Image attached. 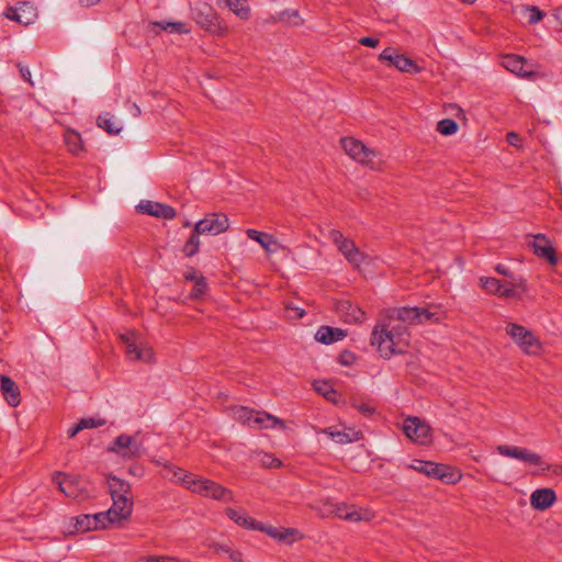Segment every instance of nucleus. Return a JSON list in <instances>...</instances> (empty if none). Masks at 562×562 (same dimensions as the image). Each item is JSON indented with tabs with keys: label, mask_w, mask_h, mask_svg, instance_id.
<instances>
[{
	"label": "nucleus",
	"mask_w": 562,
	"mask_h": 562,
	"mask_svg": "<svg viewBox=\"0 0 562 562\" xmlns=\"http://www.w3.org/2000/svg\"><path fill=\"white\" fill-rule=\"evenodd\" d=\"M409 339L411 334L407 326L401 322L395 323L387 316L386 319L374 326L371 335V345L376 347L381 357L390 359L394 355L406 352Z\"/></svg>",
	"instance_id": "nucleus-1"
},
{
	"label": "nucleus",
	"mask_w": 562,
	"mask_h": 562,
	"mask_svg": "<svg viewBox=\"0 0 562 562\" xmlns=\"http://www.w3.org/2000/svg\"><path fill=\"white\" fill-rule=\"evenodd\" d=\"M227 517L232 519L235 524L240 527H244L248 530H259L267 533L269 537L286 544H291L302 538V533L295 528H277L273 526H267L261 521L256 520L255 518L247 515V513L239 508H227L225 510Z\"/></svg>",
	"instance_id": "nucleus-2"
},
{
	"label": "nucleus",
	"mask_w": 562,
	"mask_h": 562,
	"mask_svg": "<svg viewBox=\"0 0 562 562\" xmlns=\"http://www.w3.org/2000/svg\"><path fill=\"white\" fill-rule=\"evenodd\" d=\"M341 147L352 159L360 164L368 165L372 169L380 170L384 164L381 153L367 147L363 143L353 137L341 138Z\"/></svg>",
	"instance_id": "nucleus-3"
},
{
	"label": "nucleus",
	"mask_w": 562,
	"mask_h": 562,
	"mask_svg": "<svg viewBox=\"0 0 562 562\" xmlns=\"http://www.w3.org/2000/svg\"><path fill=\"white\" fill-rule=\"evenodd\" d=\"M194 21L206 32L225 36L228 33V26L222 21L214 8L206 2H196L192 9Z\"/></svg>",
	"instance_id": "nucleus-4"
},
{
	"label": "nucleus",
	"mask_w": 562,
	"mask_h": 562,
	"mask_svg": "<svg viewBox=\"0 0 562 562\" xmlns=\"http://www.w3.org/2000/svg\"><path fill=\"white\" fill-rule=\"evenodd\" d=\"M407 468L430 479L439 480L446 484H456L461 479V474L458 471H456L452 467L443 463H436L425 460H413V462L408 464Z\"/></svg>",
	"instance_id": "nucleus-5"
},
{
	"label": "nucleus",
	"mask_w": 562,
	"mask_h": 562,
	"mask_svg": "<svg viewBox=\"0 0 562 562\" xmlns=\"http://www.w3.org/2000/svg\"><path fill=\"white\" fill-rule=\"evenodd\" d=\"M387 316L392 318L395 323L401 322L405 326L407 324H424L430 321H439V316H437V313L430 312L428 308L425 307L416 306L393 308Z\"/></svg>",
	"instance_id": "nucleus-6"
},
{
	"label": "nucleus",
	"mask_w": 562,
	"mask_h": 562,
	"mask_svg": "<svg viewBox=\"0 0 562 562\" xmlns=\"http://www.w3.org/2000/svg\"><path fill=\"white\" fill-rule=\"evenodd\" d=\"M506 333L509 335L520 349L527 355H537L541 349L540 341L535 337L532 331L526 327L509 323L506 326Z\"/></svg>",
	"instance_id": "nucleus-7"
},
{
	"label": "nucleus",
	"mask_w": 562,
	"mask_h": 562,
	"mask_svg": "<svg viewBox=\"0 0 562 562\" xmlns=\"http://www.w3.org/2000/svg\"><path fill=\"white\" fill-rule=\"evenodd\" d=\"M329 238L352 266L359 267L363 262L364 254L360 251L353 240L346 238L340 231L331 229Z\"/></svg>",
	"instance_id": "nucleus-8"
},
{
	"label": "nucleus",
	"mask_w": 562,
	"mask_h": 562,
	"mask_svg": "<svg viewBox=\"0 0 562 562\" xmlns=\"http://www.w3.org/2000/svg\"><path fill=\"white\" fill-rule=\"evenodd\" d=\"M191 491L217 501L233 502L234 494L231 490L207 479H195Z\"/></svg>",
	"instance_id": "nucleus-9"
},
{
	"label": "nucleus",
	"mask_w": 562,
	"mask_h": 562,
	"mask_svg": "<svg viewBox=\"0 0 562 562\" xmlns=\"http://www.w3.org/2000/svg\"><path fill=\"white\" fill-rule=\"evenodd\" d=\"M379 60L386 61L389 66L395 67L397 70L409 74H417L420 68L417 64L403 54H398L393 47H386L379 55Z\"/></svg>",
	"instance_id": "nucleus-10"
},
{
	"label": "nucleus",
	"mask_w": 562,
	"mask_h": 562,
	"mask_svg": "<svg viewBox=\"0 0 562 562\" xmlns=\"http://www.w3.org/2000/svg\"><path fill=\"white\" fill-rule=\"evenodd\" d=\"M194 226L196 233L218 235L228 229L229 220L226 214L212 213L200 220Z\"/></svg>",
	"instance_id": "nucleus-11"
},
{
	"label": "nucleus",
	"mask_w": 562,
	"mask_h": 562,
	"mask_svg": "<svg viewBox=\"0 0 562 562\" xmlns=\"http://www.w3.org/2000/svg\"><path fill=\"white\" fill-rule=\"evenodd\" d=\"M403 430L414 442L426 445L431 440L430 427L418 417H407L404 420Z\"/></svg>",
	"instance_id": "nucleus-12"
},
{
	"label": "nucleus",
	"mask_w": 562,
	"mask_h": 562,
	"mask_svg": "<svg viewBox=\"0 0 562 562\" xmlns=\"http://www.w3.org/2000/svg\"><path fill=\"white\" fill-rule=\"evenodd\" d=\"M496 450L501 456L517 459L530 465L540 467L544 464L542 457L540 454L522 447L498 445L496 447Z\"/></svg>",
	"instance_id": "nucleus-13"
},
{
	"label": "nucleus",
	"mask_w": 562,
	"mask_h": 562,
	"mask_svg": "<svg viewBox=\"0 0 562 562\" xmlns=\"http://www.w3.org/2000/svg\"><path fill=\"white\" fill-rule=\"evenodd\" d=\"M113 504L106 510L108 529L112 526H121L131 518L133 512V499L112 498Z\"/></svg>",
	"instance_id": "nucleus-14"
},
{
	"label": "nucleus",
	"mask_w": 562,
	"mask_h": 562,
	"mask_svg": "<svg viewBox=\"0 0 562 562\" xmlns=\"http://www.w3.org/2000/svg\"><path fill=\"white\" fill-rule=\"evenodd\" d=\"M109 451L127 459L137 458L142 453L140 445L136 441L135 437L126 434L116 437Z\"/></svg>",
	"instance_id": "nucleus-15"
},
{
	"label": "nucleus",
	"mask_w": 562,
	"mask_h": 562,
	"mask_svg": "<svg viewBox=\"0 0 562 562\" xmlns=\"http://www.w3.org/2000/svg\"><path fill=\"white\" fill-rule=\"evenodd\" d=\"M533 254L540 258L549 261L550 265L554 266L558 262L555 249L553 248L549 238L543 234L533 235L532 243L529 244Z\"/></svg>",
	"instance_id": "nucleus-16"
},
{
	"label": "nucleus",
	"mask_w": 562,
	"mask_h": 562,
	"mask_svg": "<svg viewBox=\"0 0 562 562\" xmlns=\"http://www.w3.org/2000/svg\"><path fill=\"white\" fill-rule=\"evenodd\" d=\"M481 286L491 294L498 295L504 299H520V294L514 288H506V284H502L496 278L485 277L480 280Z\"/></svg>",
	"instance_id": "nucleus-17"
},
{
	"label": "nucleus",
	"mask_w": 562,
	"mask_h": 562,
	"mask_svg": "<svg viewBox=\"0 0 562 562\" xmlns=\"http://www.w3.org/2000/svg\"><path fill=\"white\" fill-rule=\"evenodd\" d=\"M0 390L9 406L18 407L21 404L20 387L10 376L0 374Z\"/></svg>",
	"instance_id": "nucleus-18"
},
{
	"label": "nucleus",
	"mask_w": 562,
	"mask_h": 562,
	"mask_svg": "<svg viewBox=\"0 0 562 562\" xmlns=\"http://www.w3.org/2000/svg\"><path fill=\"white\" fill-rule=\"evenodd\" d=\"M138 209L144 214L165 220H172L177 214L172 206L154 201H143L138 205Z\"/></svg>",
	"instance_id": "nucleus-19"
},
{
	"label": "nucleus",
	"mask_w": 562,
	"mask_h": 562,
	"mask_svg": "<svg viewBox=\"0 0 562 562\" xmlns=\"http://www.w3.org/2000/svg\"><path fill=\"white\" fill-rule=\"evenodd\" d=\"M336 311L345 323L357 324L366 319V313L349 301H340L336 305Z\"/></svg>",
	"instance_id": "nucleus-20"
},
{
	"label": "nucleus",
	"mask_w": 562,
	"mask_h": 562,
	"mask_svg": "<svg viewBox=\"0 0 562 562\" xmlns=\"http://www.w3.org/2000/svg\"><path fill=\"white\" fill-rule=\"evenodd\" d=\"M335 514L337 517L348 520V521H361L366 520L369 521L372 518V513L367 509H358L353 505H347V504H338L335 508Z\"/></svg>",
	"instance_id": "nucleus-21"
},
{
	"label": "nucleus",
	"mask_w": 562,
	"mask_h": 562,
	"mask_svg": "<svg viewBox=\"0 0 562 562\" xmlns=\"http://www.w3.org/2000/svg\"><path fill=\"white\" fill-rule=\"evenodd\" d=\"M557 501L555 492L552 488H538L530 495V505L538 510H546Z\"/></svg>",
	"instance_id": "nucleus-22"
},
{
	"label": "nucleus",
	"mask_w": 562,
	"mask_h": 562,
	"mask_svg": "<svg viewBox=\"0 0 562 562\" xmlns=\"http://www.w3.org/2000/svg\"><path fill=\"white\" fill-rule=\"evenodd\" d=\"M7 16L23 25H29L36 16L35 9L26 2H23L15 9L9 8Z\"/></svg>",
	"instance_id": "nucleus-23"
},
{
	"label": "nucleus",
	"mask_w": 562,
	"mask_h": 562,
	"mask_svg": "<svg viewBox=\"0 0 562 562\" xmlns=\"http://www.w3.org/2000/svg\"><path fill=\"white\" fill-rule=\"evenodd\" d=\"M109 490L112 498L133 499L131 495V485L115 475L108 479Z\"/></svg>",
	"instance_id": "nucleus-24"
},
{
	"label": "nucleus",
	"mask_w": 562,
	"mask_h": 562,
	"mask_svg": "<svg viewBox=\"0 0 562 562\" xmlns=\"http://www.w3.org/2000/svg\"><path fill=\"white\" fill-rule=\"evenodd\" d=\"M276 426H280L282 429L285 428V424L282 419L266 412H255L251 427L256 429H270Z\"/></svg>",
	"instance_id": "nucleus-25"
},
{
	"label": "nucleus",
	"mask_w": 562,
	"mask_h": 562,
	"mask_svg": "<svg viewBox=\"0 0 562 562\" xmlns=\"http://www.w3.org/2000/svg\"><path fill=\"white\" fill-rule=\"evenodd\" d=\"M525 64L526 59L524 57L513 54L505 55L502 60V65L504 66V68H506L510 72L521 77H528L530 76L531 72L525 70Z\"/></svg>",
	"instance_id": "nucleus-26"
},
{
	"label": "nucleus",
	"mask_w": 562,
	"mask_h": 562,
	"mask_svg": "<svg viewBox=\"0 0 562 562\" xmlns=\"http://www.w3.org/2000/svg\"><path fill=\"white\" fill-rule=\"evenodd\" d=\"M246 234L250 239L257 241L268 252L277 251L278 241L272 235L252 228L247 229Z\"/></svg>",
	"instance_id": "nucleus-27"
},
{
	"label": "nucleus",
	"mask_w": 562,
	"mask_h": 562,
	"mask_svg": "<svg viewBox=\"0 0 562 562\" xmlns=\"http://www.w3.org/2000/svg\"><path fill=\"white\" fill-rule=\"evenodd\" d=\"M164 470V476L170 480L181 481L189 490H191L196 479L195 475L188 473L181 468L173 467L172 464H166Z\"/></svg>",
	"instance_id": "nucleus-28"
},
{
	"label": "nucleus",
	"mask_w": 562,
	"mask_h": 562,
	"mask_svg": "<svg viewBox=\"0 0 562 562\" xmlns=\"http://www.w3.org/2000/svg\"><path fill=\"white\" fill-rule=\"evenodd\" d=\"M345 336L346 333L342 329L321 326L315 334V339L322 344L329 345L341 340Z\"/></svg>",
	"instance_id": "nucleus-29"
},
{
	"label": "nucleus",
	"mask_w": 562,
	"mask_h": 562,
	"mask_svg": "<svg viewBox=\"0 0 562 562\" xmlns=\"http://www.w3.org/2000/svg\"><path fill=\"white\" fill-rule=\"evenodd\" d=\"M125 352L130 359L145 362L151 361L154 357V352L150 348H138L135 341L128 342L125 346Z\"/></svg>",
	"instance_id": "nucleus-30"
},
{
	"label": "nucleus",
	"mask_w": 562,
	"mask_h": 562,
	"mask_svg": "<svg viewBox=\"0 0 562 562\" xmlns=\"http://www.w3.org/2000/svg\"><path fill=\"white\" fill-rule=\"evenodd\" d=\"M64 140L68 147V150L71 154L78 155L80 151L83 150L81 135L78 132H76L75 130H71V128L66 130V132L64 134Z\"/></svg>",
	"instance_id": "nucleus-31"
},
{
	"label": "nucleus",
	"mask_w": 562,
	"mask_h": 562,
	"mask_svg": "<svg viewBox=\"0 0 562 562\" xmlns=\"http://www.w3.org/2000/svg\"><path fill=\"white\" fill-rule=\"evenodd\" d=\"M97 124L110 135H116L122 131V125L114 121L110 113L100 114L97 119Z\"/></svg>",
	"instance_id": "nucleus-32"
},
{
	"label": "nucleus",
	"mask_w": 562,
	"mask_h": 562,
	"mask_svg": "<svg viewBox=\"0 0 562 562\" xmlns=\"http://www.w3.org/2000/svg\"><path fill=\"white\" fill-rule=\"evenodd\" d=\"M271 19L273 22H282L293 26L303 24V19L301 18L299 11L293 9L283 10L277 16H272Z\"/></svg>",
	"instance_id": "nucleus-33"
},
{
	"label": "nucleus",
	"mask_w": 562,
	"mask_h": 562,
	"mask_svg": "<svg viewBox=\"0 0 562 562\" xmlns=\"http://www.w3.org/2000/svg\"><path fill=\"white\" fill-rule=\"evenodd\" d=\"M53 481L57 484L58 490L61 493L70 497H76L72 481L69 475L58 472L54 475Z\"/></svg>",
	"instance_id": "nucleus-34"
},
{
	"label": "nucleus",
	"mask_w": 562,
	"mask_h": 562,
	"mask_svg": "<svg viewBox=\"0 0 562 562\" xmlns=\"http://www.w3.org/2000/svg\"><path fill=\"white\" fill-rule=\"evenodd\" d=\"M213 548L216 553V559H231L233 562L241 561V553L233 550L226 544H215Z\"/></svg>",
	"instance_id": "nucleus-35"
},
{
	"label": "nucleus",
	"mask_w": 562,
	"mask_h": 562,
	"mask_svg": "<svg viewBox=\"0 0 562 562\" xmlns=\"http://www.w3.org/2000/svg\"><path fill=\"white\" fill-rule=\"evenodd\" d=\"M202 233L195 232V227L193 228L190 237L188 238V240L186 241V244L183 245V248H182V251L184 252V255L187 257H192L195 254H198L199 248H200V235Z\"/></svg>",
	"instance_id": "nucleus-36"
},
{
	"label": "nucleus",
	"mask_w": 562,
	"mask_h": 562,
	"mask_svg": "<svg viewBox=\"0 0 562 562\" xmlns=\"http://www.w3.org/2000/svg\"><path fill=\"white\" fill-rule=\"evenodd\" d=\"M69 526H74V528H75L74 532L83 533V532L93 530L92 526H91L90 515H80V516L70 518Z\"/></svg>",
	"instance_id": "nucleus-37"
},
{
	"label": "nucleus",
	"mask_w": 562,
	"mask_h": 562,
	"mask_svg": "<svg viewBox=\"0 0 562 562\" xmlns=\"http://www.w3.org/2000/svg\"><path fill=\"white\" fill-rule=\"evenodd\" d=\"M233 412H234V418L237 422L251 427L254 415H255L256 411L248 408L246 406H239V407H235L233 409Z\"/></svg>",
	"instance_id": "nucleus-38"
},
{
	"label": "nucleus",
	"mask_w": 562,
	"mask_h": 562,
	"mask_svg": "<svg viewBox=\"0 0 562 562\" xmlns=\"http://www.w3.org/2000/svg\"><path fill=\"white\" fill-rule=\"evenodd\" d=\"M314 389L318 394L323 395L326 400L331 402L336 401V391L327 381H315Z\"/></svg>",
	"instance_id": "nucleus-39"
},
{
	"label": "nucleus",
	"mask_w": 562,
	"mask_h": 562,
	"mask_svg": "<svg viewBox=\"0 0 562 562\" xmlns=\"http://www.w3.org/2000/svg\"><path fill=\"white\" fill-rule=\"evenodd\" d=\"M437 131L441 135H453L458 131V124L452 119H443L437 123Z\"/></svg>",
	"instance_id": "nucleus-40"
},
{
	"label": "nucleus",
	"mask_w": 562,
	"mask_h": 562,
	"mask_svg": "<svg viewBox=\"0 0 562 562\" xmlns=\"http://www.w3.org/2000/svg\"><path fill=\"white\" fill-rule=\"evenodd\" d=\"M207 290V283L205 281V278L203 276H200L196 281L194 282L193 289L190 293V297L193 300H198L205 295Z\"/></svg>",
	"instance_id": "nucleus-41"
},
{
	"label": "nucleus",
	"mask_w": 562,
	"mask_h": 562,
	"mask_svg": "<svg viewBox=\"0 0 562 562\" xmlns=\"http://www.w3.org/2000/svg\"><path fill=\"white\" fill-rule=\"evenodd\" d=\"M284 310H285L286 318L292 319V321L293 319H300L305 314L304 308L295 305L293 302H286L284 304Z\"/></svg>",
	"instance_id": "nucleus-42"
},
{
	"label": "nucleus",
	"mask_w": 562,
	"mask_h": 562,
	"mask_svg": "<svg viewBox=\"0 0 562 562\" xmlns=\"http://www.w3.org/2000/svg\"><path fill=\"white\" fill-rule=\"evenodd\" d=\"M527 21L529 24H536L543 18V12L536 5H527L525 8Z\"/></svg>",
	"instance_id": "nucleus-43"
},
{
	"label": "nucleus",
	"mask_w": 562,
	"mask_h": 562,
	"mask_svg": "<svg viewBox=\"0 0 562 562\" xmlns=\"http://www.w3.org/2000/svg\"><path fill=\"white\" fill-rule=\"evenodd\" d=\"M91 526L93 530L108 528V515L106 512H101L94 515H90Z\"/></svg>",
	"instance_id": "nucleus-44"
},
{
	"label": "nucleus",
	"mask_w": 562,
	"mask_h": 562,
	"mask_svg": "<svg viewBox=\"0 0 562 562\" xmlns=\"http://www.w3.org/2000/svg\"><path fill=\"white\" fill-rule=\"evenodd\" d=\"M351 406L362 415L370 417L375 413V407L369 403H360L358 400H351Z\"/></svg>",
	"instance_id": "nucleus-45"
},
{
	"label": "nucleus",
	"mask_w": 562,
	"mask_h": 562,
	"mask_svg": "<svg viewBox=\"0 0 562 562\" xmlns=\"http://www.w3.org/2000/svg\"><path fill=\"white\" fill-rule=\"evenodd\" d=\"M324 434H327L333 440H335L338 443H348L351 442V438L348 434L344 431H334L331 428L323 429Z\"/></svg>",
	"instance_id": "nucleus-46"
},
{
	"label": "nucleus",
	"mask_w": 562,
	"mask_h": 562,
	"mask_svg": "<svg viewBox=\"0 0 562 562\" xmlns=\"http://www.w3.org/2000/svg\"><path fill=\"white\" fill-rule=\"evenodd\" d=\"M356 360H357L356 355L349 350L341 351L339 355V358H338L339 363L345 367H350V366L355 364Z\"/></svg>",
	"instance_id": "nucleus-47"
},
{
	"label": "nucleus",
	"mask_w": 562,
	"mask_h": 562,
	"mask_svg": "<svg viewBox=\"0 0 562 562\" xmlns=\"http://www.w3.org/2000/svg\"><path fill=\"white\" fill-rule=\"evenodd\" d=\"M81 429H91L105 425L104 419L82 418L79 420Z\"/></svg>",
	"instance_id": "nucleus-48"
},
{
	"label": "nucleus",
	"mask_w": 562,
	"mask_h": 562,
	"mask_svg": "<svg viewBox=\"0 0 562 562\" xmlns=\"http://www.w3.org/2000/svg\"><path fill=\"white\" fill-rule=\"evenodd\" d=\"M167 27L169 29V33L188 34L190 32V30L187 29L186 24L182 22L167 23Z\"/></svg>",
	"instance_id": "nucleus-49"
},
{
	"label": "nucleus",
	"mask_w": 562,
	"mask_h": 562,
	"mask_svg": "<svg viewBox=\"0 0 562 562\" xmlns=\"http://www.w3.org/2000/svg\"><path fill=\"white\" fill-rule=\"evenodd\" d=\"M261 462L263 465H266L267 468H280L282 465V462L281 460H279L278 458H274L272 454H268V453H265L262 459H261Z\"/></svg>",
	"instance_id": "nucleus-50"
},
{
	"label": "nucleus",
	"mask_w": 562,
	"mask_h": 562,
	"mask_svg": "<svg viewBox=\"0 0 562 562\" xmlns=\"http://www.w3.org/2000/svg\"><path fill=\"white\" fill-rule=\"evenodd\" d=\"M506 288H514L521 295L527 292L526 280L522 278L514 279V281L506 284Z\"/></svg>",
	"instance_id": "nucleus-51"
},
{
	"label": "nucleus",
	"mask_w": 562,
	"mask_h": 562,
	"mask_svg": "<svg viewBox=\"0 0 562 562\" xmlns=\"http://www.w3.org/2000/svg\"><path fill=\"white\" fill-rule=\"evenodd\" d=\"M18 68L20 70L21 77L27 81L31 86H34L32 79H31V71L27 66L22 65L21 63L18 64Z\"/></svg>",
	"instance_id": "nucleus-52"
},
{
	"label": "nucleus",
	"mask_w": 562,
	"mask_h": 562,
	"mask_svg": "<svg viewBox=\"0 0 562 562\" xmlns=\"http://www.w3.org/2000/svg\"><path fill=\"white\" fill-rule=\"evenodd\" d=\"M359 43L367 47H376L380 43L379 38L364 36L359 40Z\"/></svg>",
	"instance_id": "nucleus-53"
},
{
	"label": "nucleus",
	"mask_w": 562,
	"mask_h": 562,
	"mask_svg": "<svg viewBox=\"0 0 562 562\" xmlns=\"http://www.w3.org/2000/svg\"><path fill=\"white\" fill-rule=\"evenodd\" d=\"M167 23L168 22H165V21L151 22L150 23V31L155 32L156 34H158L159 31L168 32L169 29L167 27Z\"/></svg>",
	"instance_id": "nucleus-54"
},
{
	"label": "nucleus",
	"mask_w": 562,
	"mask_h": 562,
	"mask_svg": "<svg viewBox=\"0 0 562 562\" xmlns=\"http://www.w3.org/2000/svg\"><path fill=\"white\" fill-rule=\"evenodd\" d=\"M506 139H507L509 145L516 146V147L519 146L520 136L517 133H515V132L507 133Z\"/></svg>",
	"instance_id": "nucleus-55"
},
{
	"label": "nucleus",
	"mask_w": 562,
	"mask_h": 562,
	"mask_svg": "<svg viewBox=\"0 0 562 562\" xmlns=\"http://www.w3.org/2000/svg\"><path fill=\"white\" fill-rule=\"evenodd\" d=\"M166 559L164 555H147L143 557L139 562H166Z\"/></svg>",
	"instance_id": "nucleus-56"
},
{
	"label": "nucleus",
	"mask_w": 562,
	"mask_h": 562,
	"mask_svg": "<svg viewBox=\"0 0 562 562\" xmlns=\"http://www.w3.org/2000/svg\"><path fill=\"white\" fill-rule=\"evenodd\" d=\"M199 277L196 276V270L194 268H191L190 270H188L186 273H184V279L187 281H196Z\"/></svg>",
	"instance_id": "nucleus-57"
},
{
	"label": "nucleus",
	"mask_w": 562,
	"mask_h": 562,
	"mask_svg": "<svg viewBox=\"0 0 562 562\" xmlns=\"http://www.w3.org/2000/svg\"><path fill=\"white\" fill-rule=\"evenodd\" d=\"M81 430L82 429H81V427L79 425V422H78L75 426H72L71 428L68 429V432H67L68 437L69 438H74Z\"/></svg>",
	"instance_id": "nucleus-58"
},
{
	"label": "nucleus",
	"mask_w": 562,
	"mask_h": 562,
	"mask_svg": "<svg viewBox=\"0 0 562 562\" xmlns=\"http://www.w3.org/2000/svg\"><path fill=\"white\" fill-rule=\"evenodd\" d=\"M120 337H121V340L124 342V345H125V346H126L128 342H133V341H135V340H134V334H133V333L122 334Z\"/></svg>",
	"instance_id": "nucleus-59"
},
{
	"label": "nucleus",
	"mask_w": 562,
	"mask_h": 562,
	"mask_svg": "<svg viewBox=\"0 0 562 562\" xmlns=\"http://www.w3.org/2000/svg\"><path fill=\"white\" fill-rule=\"evenodd\" d=\"M495 270L503 276H510L509 270L504 265H497L495 267Z\"/></svg>",
	"instance_id": "nucleus-60"
},
{
	"label": "nucleus",
	"mask_w": 562,
	"mask_h": 562,
	"mask_svg": "<svg viewBox=\"0 0 562 562\" xmlns=\"http://www.w3.org/2000/svg\"><path fill=\"white\" fill-rule=\"evenodd\" d=\"M130 111L136 117L139 116L142 113L140 108L136 103L131 104Z\"/></svg>",
	"instance_id": "nucleus-61"
},
{
	"label": "nucleus",
	"mask_w": 562,
	"mask_h": 562,
	"mask_svg": "<svg viewBox=\"0 0 562 562\" xmlns=\"http://www.w3.org/2000/svg\"><path fill=\"white\" fill-rule=\"evenodd\" d=\"M99 1L100 0H79V3L81 4V7L89 8L99 3Z\"/></svg>",
	"instance_id": "nucleus-62"
},
{
	"label": "nucleus",
	"mask_w": 562,
	"mask_h": 562,
	"mask_svg": "<svg viewBox=\"0 0 562 562\" xmlns=\"http://www.w3.org/2000/svg\"><path fill=\"white\" fill-rule=\"evenodd\" d=\"M462 2L473 3L475 0H461Z\"/></svg>",
	"instance_id": "nucleus-63"
},
{
	"label": "nucleus",
	"mask_w": 562,
	"mask_h": 562,
	"mask_svg": "<svg viewBox=\"0 0 562 562\" xmlns=\"http://www.w3.org/2000/svg\"><path fill=\"white\" fill-rule=\"evenodd\" d=\"M451 106H453V108L458 109V111H461V108H459V106H458V105H456V104H452Z\"/></svg>",
	"instance_id": "nucleus-64"
}]
</instances>
